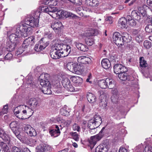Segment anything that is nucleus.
I'll return each instance as SVG.
<instances>
[{
  "label": "nucleus",
  "instance_id": "obj_1",
  "mask_svg": "<svg viewBox=\"0 0 152 152\" xmlns=\"http://www.w3.org/2000/svg\"><path fill=\"white\" fill-rule=\"evenodd\" d=\"M71 51L70 46L58 41L51 46L50 55L52 58L57 59L68 56Z\"/></svg>",
  "mask_w": 152,
  "mask_h": 152
},
{
  "label": "nucleus",
  "instance_id": "obj_2",
  "mask_svg": "<svg viewBox=\"0 0 152 152\" xmlns=\"http://www.w3.org/2000/svg\"><path fill=\"white\" fill-rule=\"evenodd\" d=\"M32 28L29 26L24 25L22 24H18L16 28L15 34H12L10 35L9 39L12 42L19 43L20 38L25 37L28 35L31 34Z\"/></svg>",
  "mask_w": 152,
  "mask_h": 152
},
{
  "label": "nucleus",
  "instance_id": "obj_3",
  "mask_svg": "<svg viewBox=\"0 0 152 152\" xmlns=\"http://www.w3.org/2000/svg\"><path fill=\"white\" fill-rule=\"evenodd\" d=\"M49 75L47 73H42L39 77L40 83L42 87V91L45 94H50L52 91L50 89L51 85L48 81Z\"/></svg>",
  "mask_w": 152,
  "mask_h": 152
},
{
  "label": "nucleus",
  "instance_id": "obj_4",
  "mask_svg": "<svg viewBox=\"0 0 152 152\" xmlns=\"http://www.w3.org/2000/svg\"><path fill=\"white\" fill-rule=\"evenodd\" d=\"M27 111L28 112H31L30 115L29 116H31L34 113L31 109L25 105H20L16 107L14 110V112L16 116L20 119H25L27 118L26 117Z\"/></svg>",
  "mask_w": 152,
  "mask_h": 152
},
{
  "label": "nucleus",
  "instance_id": "obj_5",
  "mask_svg": "<svg viewBox=\"0 0 152 152\" xmlns=\"http://www.w3.org/2000/svg\"><path fill=\"white\" fill-rule=\"evenodd\" d=\"M102 122L101 117L99 115H95L93 118L88 121V127L91 129H94L98 127Z\"/></svg>",
  "mask_w": 152,
  "mask_h": 152
},
{
  "label": "nucleus",
  "instance_id": "obj_6",
  "mask_svg": "<svg viewBox=\"0 0 152 152\" xmlns=\"http://www.w3.org/2000/svg\"><path fill=\"white\" fill-rule=\"evenodd\" d=\"M39 18L38 16L35 18L29 15L25 19V24L33 28L37 27L39 25Z\"/></svg>",
  "mask_w": 152,
  "mask_h": 152
},
{
  "label": "nucleus",
  "instance_id": "obj_7",
  "mask_svg": "<svg viewBox=\"0 0 152 152\" xmlns=\"http://www.w3.org/2000/svg\"><path fill=\"white\" fill-rule=\"evenodd\" d=\"M57 10V8L55 7H51L47 6H42L41 11L43 12L48 13L53 18H56V11Z\"/></svg>",
  "mask_w": 152,
  "mask_h": 152
},
{
  "label": "nucleus",
  "instance_id": "obj_8",
  "mask_svg": "<svg viewBox=\"0 0 152 152\" xmlns=\"http://www.w3.org/2000/svg\"><path fill=\"white\" fill-rule=\"evenodd\" d=\"M55 13H56V18L58 17V18L60 17H66L68 18L71 17L73 18H75L77 16L72 13L68 12L66 11L63 10H58L57 9V10L56 11Z\"/></svg>",
  "mask_w": 152,
  "mask_h": 152
},
{
  "label": "nucleus",
  "instance_id": "obj_9",
  "mask_svg": "<svg viewBox=\"0 0 152 152\" xmlns=\"http://www.w3.org/2000/svg\"><path fill=\"white\" fill-rule=\"evenodd\" d=\"M62 85L66 89L70 92L75 91V88L71 84L69 80L67 77H64L62 81Z\"/></svg>",
  "mask_w": 152,
  "mask_h": 152
},
{
  "label": "nucleus",
  "instance_id": "obj_10",
  "mask_svg": "<svg viewBox=\"0 0 152 152\" xmlns=\"http://www.w3.org/2000/svg\"><path fill=\"white\" fill-rule=\"evenodd\" d=\"M113 39L114 42L119 47L124 45L122 35H121L119 33L115 32L113 34Z\"/></svg>",
  "mask_w": 152,
  "mask_h": 152
},
{
  "label": "nucleus",
  "instance_id": "obj_11",
  "mask_svg": "<svg viewBox=\"0 0 152 152\" xmlns=\"http://www.w3.org/2000/svg\"><path fill=\"white\" fill-rule=\"evenodd\" d=\"M118 76L121 80L123 81L127 80L131 81L134 80V78L132 75L128 74L127 71L120 73Z\"/></svg>",
  "mask_w": 152,
  "mask_h": 152
},
{
  "label": "nucleus",
  "instance_id": "obj_12",
  "mask_svg": "<svg viewBox=\"0 0 152 152\" xmlns=\"http://www.w3.org/2000/svg\"><path fill=\"white\" fill-rule=\"evenodd\" d=\"M114 72L116 74H119L122 72L127 71V68L121 64H117L113 67Z\"/></svg>",
  "mask_w": 152,
  "mask_h": 152
},
{
  "label": "nucleus",
  "instance_id": "obj_13",
  "mask_svg": "<svg viewBox=\"0 0 152 152\" xmlns=\"http://www.w3.org/2000/svg\"><path fill=\"white\" fill-rule=\"evenodd\" d=\"M37 152H50L51 148L49 146L43 144H40L36 148Z\"/></svg>",
  "mask_w": 152,
  "mask_h": 152
},
{
  "label": "nucleus",
  "instance_id": "obj_14",
  "mask_svg": "<svg viewBox=\"0 0 152 152\" xmlns=\"http://www.w3.org/2000/svg\"><path fill=\"white\" fill-rule=\"evenodd\" d=\"M62 26V23L61 22L56 21L52 24L51 27L56 34H59L61 32Z\"/></svg>",
  "mask_w": 152,
  "mask_h": 152
},
{
  "label": "nucleus",
  "instance_id": "obj_15",
  "mask_svg": "<svg viewBox=\"0 0 152 152\" xmlns=\"http://www.w3.org/2000/svg\"><path fill=\"white\" fill-rule=\"evenodd\" d=\"M28 104L30 108L33 111L32 109H36L39 105V101L38 99L35 98H32L29 99L28 102Z\"/></svg>",
  "mask_w": 152,
  "mask_h": 152
},
{
  "label": "nucleus",
  "instance_id": "obj_16",
  "mask_svg": "<svg viewBox=\"0 0 152 152\" xmlns=\"http://www.w3.org/2000/svg\"><path fill=\"white\" fill-rule=\"evenodd\" d=\"M25 132L30 136H35L37 133L35 130L29 125H26L24 127Z\"/></svg>",
  "mask_w": 152,
  "mask_h": 152
},
{
  "label": "nucleus",
  "instance_id": "obj_17",
  "mask_svg": "<svg viewBox=\"0 0 152 152\" xmlns=\"http://www.w3.org/2000/svg\"><path fill=\"white\" fill-rule=\"evenodd\" d=\"M77 61L82 64H90L92 63V60L89 58L85 56H81L77 58Z\"/></svg>",
  "mask_w": 152,
  "mask_h": 152
},
{
  "label": "nucleus",
  "instance_id": "obj_18",
  "mask_svg": "<svg viewBox=\"0 0 152 152\" xmlns=\"http://www.w3.org/2000/svg\"><path fill=\"white\" fill-rule=\"evenodd\" d=\"M54 129L49 131V133L51 136L54 137H58L60 134L59 127L57 125H55L53 127Z\"/></svg>",
  "mask_w": 152,
  "mask_h": 152
},
{
  "label": "nucleus",
  "instance_id": "obj_19",
  "mask_svg": "<svg viewBox=\"0 0 152 152\" xmlns=\"http://www.w3.org/2000/svg\"><path fill=\"white\" fill-rule=\"evenodd\" d=\"M101 139L97 135L91 136L89 140L90 146L91 149H92L94 146L96 144L97 141H99Z\"/></svg>",
  "mask_w": 152,
  "mask_h": 152
},
{
  "label": "nucleus",
  "instance_id": "obj_20",
  "mask_svg": "<svg viewBox=\"0 0 152 152\" xmlns=\"http://www.w3.org/2000/svg\"><path fill=\"white\" fill-rule=\"evenodd\" d=\"M34 38L33 37H29L26 39L23 42V46L26 47V48L30 47L29 45H33L34 43Z\"/></svg>",
  "mask_w": 152,
  "mask_h": 152
},
{
  "label": "nucleus",
  "instance_id": "obj_21",
  "mask_svg": "<svg viewBox=\"0 0 152 152\" xmlns=\"http://www.w3.org/2000/svg\"><path fill=\"white\" fill-rule=\"evenodd\" d=\"M24 143L29 145L30 146L35 145L37 143V141L35 139L31 138H24L23 140Z\"/></svg>",
  "mask_w": 152,
  "mask_h": 152
},
{
  "label": "nucleus",
  "instance_id": "obj_22",
  "mask_svg": "<svg viewBox=\"0 0 152 152\" xmlns=\"http://www.w3.org/2000/svg\"><path fill=\"white\" fill-rule=\"evenodd\" d=\"M108 150V147L105 144L100 145L97 147L95 152H107Z\"/></svg>",
  "mask_w": 152,
  "mask_h": 152
},
{
  "label": "nucleus",
  "instance_id": "obj_23",
  "mask_svg": "<svg viewBox=\"0 0 152 152\" xmlns=\"http://www.w3.org/2000/svg\"><path fill=\"white\" fill-rule=\"evenodd\" d=\"M75 45L77 49L81 51L85 52L88 50L87 46L82 43L76 42Z\"/></svg>",
  "mask_w": 152,
  "mask_h": 152
},
{
  "label": "nucleus",
  "instance_id": "obj_24",
  "mask_svg": "<svg viewBox=\"0 0 152 152\" xmlns=\"http://www.w3.org/2000/svg\"><path fill=\"white\" fill-rule=\"evenodd\" d=\"M0 137L4 141L9 142L10 138L2 129L0 128Z\"/></svg>",
  "mask_w": 152,
  "mask_h": 152
},
{
  "label": "nucleus",
  "instance_id": "obj_25",
  "mask_svg": "<svg viewBox=\"0 0 152 152\" xmlns=\"http://www.w3.org/2000/svg\"><path fill=\"white\" fill-rule=\"evenodd\" d=\"M122 35L124 44V42L128 43L131 41L132 37L128 33L126 32L123 33Z\"/></svg>",
  "mask_w": 152,
  "mask_h": 152
},
{
  "label": "nucleus",
  "instance_id": "obj_26",
  "mask_svg": "<svg viewBox=\"0 0 152 152\" xmlns=\"http://www.w3.org/2000/svg\"><path fill=\"white\" fill-rule=\"evenodd\" d=\"M102 67L105 69L109 68L111 66V63L109 60L107 58L103 59L101 62Z\"/></svg>",
  "mask_w": 152,
  "mask_h": 152
},
{
  "label": "nucleus",
  "instance_id": "obj_27",
  "mask_svg": "<svg viewBox=\"0 0 152 152\" xmlns=\"http://www.w3.org/2000/svg\"><path fill=\"white\" fill-rule=\"evenodd\" d=\"M72 80L77 86H80L83 82L82 78L78 76L73 77Z\"/></svg>",
  "mask_w": 152,
  "mask_h": 152
},
{
  "label": "nucleus",
  "instance_id": "obj_28",
  "mask_svg": "<svg viewBox=\"0 0 152 152\" xmlns=\"http://www.w3.org/2000/svg\"><path fill=\"white\" fill-rule=\"evenodd\" d=\"M127 22L126 18L123 17L121 18L118 22V25L120 26L122 28H124L126 27Z\"/></svg>",
  "mask_w": 152,
  "mask_h": 152
},
{
  "label": "nucleus",
  "instance_id": "obj_29",
  "mask_svg": "<svg viewBox=\"0 0 152 152\" xmlns=\"http://www.w3.org/2000/svg\"><path fill=\"white\" fill-rule=\"evenodd\" d=\"M147 6L145 5L139 7L138 8V12L140 13L144 17L146 18L147 17L146 12L145 8Z\"/></svg>",
  "mask_w": 152,
  "mask_h": 152
},
{
  "label": "nucleus",
  "instance_id": "obj_30",
  "mask_svg": "<svg viewBox=\"0 0 152 152\" xmlns=\"http://www.w3.org/2000/svg\"><path fill=\"white\" fill-rule=\"evenodd\" d=\"M106 82L107 86V87L109 89L113 88L115 86L114 81L111 78H108L105 79Z\"/></svg>",
  "mask_w": 152,
  "mask_h": 152
},
{
  "label": "nucleus",
  "instance_id": "obj_31",
  "mask_svg": "<svg viewBox=\"0 0 152 152\" xmlns=\"http://www.w3.org/2000/svg\"><path fill=\"white\" fill-rule=\"evenodd\" d=\"M86 97L88 101L91 103H93L96 101L95 96L91 93H88L87 94Z\"/></svg>",
  "mask_w": 152,
  "mask_h": 152
},
{
  "label": "nucleus",
  "instance_id": "obj_32",
  "mask_svg": "<svg viewBox=\"0 0 152 152\" xmlns=\"http://www.w3.org/2000/svg\"><path fill=\"white\" fill-rule=\"evenodd\" d=\"M49 44V42L47 41V39L46 38H42L39 41V44L41 47V48L44 49Z\"/></svg>",
  "mask_w": 152,
  "mask_h": 152
},
{
  "label": "nucleus",
  "instance_id": "obj_33",
  "mask_svg": "<svg viewBox=\"0 0 152 152\" xmlns=\"http://www.w3.org/2000/svg\"><path fill=\"white\" fill-rule=\"evenodd\" d=\"M75 63V73H76L77 71H83L84 69V66L83 64L79 63Z\"/></svg>",
  "mask_w": 152,
  "mask_h": 152
},
{
  "label": "nucleus",
  "instance_id": "obj_34",
  "mask_svg": "<svg viewBox=\"0 0 152 152\" xmlns=\"http://www.w3.org/2000/svg\"><path fill=\"white\" fill-rule=\"evenodd\" d=\"M132 16L133 18L137 21H139L141 19V16L139 12L137 13L136 10L133 11L132 12Z\"/></svg>",
  "mask_w": 152,
  "mask_h": 152
},
{
  "label": "nucleus",
  "instance_id": "obj_35",
  "mask_svg": "<svg viewBox=\"0 0 152 152\" xmlns=\"http://www.w3.org/2000/svg\"><path fill=\"white\" fill-rule=\"evenodd\" d=\"M86 4L88 6L94 7L98 5V1L96 0H86Z\"/></svg>",
  "mask_w": 152,
  "mask_h": 152
},
{
  "label": "nucleus",
  "instance_id": "obj_36",
  "mask_svg": "<svg viewBox=\"0 0 152 152\" xmlns=\"http://www.w3.org/2000/svg\"><path fill=\"white\" fill-rule=\"evenodd\" d=\"M18 44L16 42V43H14L10 42L9 44H7V48L10 51H12L14 50L15 48Z\"/></svg>",
  "mask_w": 152,
  "mask_h": 152
},
{
  "label": "nucleus",
  "instance_id": "obj_37",
  "mask_svg": "<svg viewBox=\"0 0 152 152\" xmlns=\"http://www.w3.org/2000/svg\"><path fill=\"white\" fill-rule=\"evenodd\" d=\"M75 63L72 62H69L66 65L67 69L71 72L75 73Z\"/></svg>",
  "mask_w": 152,
  "mask_h": 152
},
{
  "label": "nucleus",
  "instance_id": "obj_38",
  "mask_svg": "<svg viewBox=\"0 0 152 152\" xmlns=\"http://www.w3.org/2000/svg\"><path fill=\"white\" fill-rule=\"evenodd\" d=\"M140 67L144 68L148 66V64L145 61L143 57H140Z\"/></svg>",
  "mask_w": 152,
  "mask_h": 152
},
{
  "label": "nucleus",
  "instance_id": "obj_39",
  "mask_svg": "<svg viewBox=\"0 0 152 152\" xmlns=\"http://www.w3.org/2000/svg\"><path fill=\"white\" fill-rule=\"evenodd\" d=\"M98 85L101 88L104 89L106 88L108 86L106 83L105 80L104 79L99 80L98 82Z\"/></svg>",
  "mask_w": 152,
  "mask_h": 152
},
{
  "label": "nucleus",
  "instance_id": "obj_40",
  "mask_svg": "<svg viewBox=\"0 0 152 152\" xmlns=\"http://www.w3.org/2000/svg\"><path fill=\"white\" fill-rule=\"evenodd\" d=\"M60 113L64 116L69 115V112L67 111V107L66 106H64L63 108L60 109Z\"/></svg>",
  "mask_w": 152,
  "mask_h": 152
},
{
  "label": "nucleus",
  "instance_id": "obj_41",
  "mask_svg": "<svg viewBox=\"0 0 152 152\" xmlns=\"http://www.w3.org/2000/svg\"><path fill=\"white\" fill-rule=\"evenodd\" d=\"M70 134L72 136V138L76 141L79 140V135L77 132H70Z\"/></svg>",
  "mask_w": 152,
  "mask_h": 152
},
{
  "label": "nucleus",
  "instance_id": "obj_42",
  "mask_svg": "<svg viewBox=\"0 0 152 152\" xmlns=\"http://www.w3.org/2000/svg\"><path fill=\"white\" fill-rule=\"evenodd\" d=\"M0 146H1V148L6 152L8 151L9 149V147L7 144L3 142H1L0 143Z\"/></svg>",
  "mask_w": 152,
  "mask_h": 152
},
{
  "label": "nucleus",
  "instance_id": "obj_43",
  "mask_svg": "<svg viewBox=\"0 0 152 152\" xmlns=\"http://www.w3.org/2000/svg\"><path fill=\"white\" fill-rule=\"evenodd\" d=\"M106 126L103 127L99 133L97 134L101 139L103 137L106 133Z\"/></svg>",
  "mask_w": 152,
  "mask_h": 152
},
{
  "label": "nucleus",
  "instance_id": "obj_44",
  "mask_svg": "<svg viewBox=\"0 0 152 152\" xmlns=\"http://www.w3.org/2000/svg\"><path fill=\"white\" fill-rule=\"evenodd\" d=\"M85 42L86 44L90 46L92 45L94 42V39L91 37H87L85 39Z\"/></svg>",
  "mask_w": 152,
  "mask_h": 152
},
{
  "label": "nucleus",
  "instance_id": "obj_45",
  "mask_svg": "<svg viewBox=\"0 0 152 152\" xmlns=\"http://www.w3.org/2000/svg\"><path fill=\"white\" fill-rule=\"evenodd\" d=\"M28 48H26V47H23V44H22V47H20L19 48L17 51L16 54L17 55L20 54H22L24 51L27 50Z\"/></svg>",
  "mask_w": 152,
  "mask_h": 152
},
{
  "label": "nucleus",
  "instance_id": "obj_46",
  "mask_svg": "<svg viewBox=\"0 0 152 152\" xmlns=\"http://www.w3.org/2000/svg\"><path fill=\"white\" fill-rule=\"evenodd\" d=\"M143 45L145 48L147 49H149L151 48L152 46V44L148 40H145L143 43Z\"/></svg>",
  "mask_w": 152,
  "mask_h": 152
},
{
  "label": "nucleus",
  "instance_id": "obj_47",
  "mask_svg": "<svg viewBox=\"0 0 152 152\" xmlns=\"http://www.w3.org/2000/svg\"><path fill=\"white\" fill-rule=\"evenodd\" d=\"M8 112L7 105V104L4 106L1 112H0V115L2 114L7 113Z\"/></svg>",
  "mask_w": 152,
  "mask_h": 152
},
{
  "label": "nucleus",
  "instance_id": "obj_48",
  "mask_svg": "<svg viewBox=\"0 0 152 152\" xmlns=\"http://www.w3.org/2000/svg\"><path fill=\"white\" fill-rule=\"evenodd\" d=\"M145 30L148 33H152V24L147 25L145 27Z\"/></svg>",
  "mask_w": 152,
  "mask_h": 152
},
{
  "label": "nucleus",
  "instance_id": "obj_49",
  "mask_svg": "<svg viewBox=\"0 0 152 152\" xmlns=\"http://www.w3.org/2000/svg\"><path fill=\"white\" fill-rule=\"evenodd\" d=\"M135 39L138 42L141 41L143 40L142 35V34H138L135 37Z\"/></svg>",
  "mask_w": 152,
  "mask_h": 152
},
{
  "label": "nucleus",
  "instance_id": "obj_50",
  "mask_svg": "<svg viewBox=\"0 0 152 152\" xmlns=\"http://www.w3.org/2000/svg\"><path fill=\"white\" fill-rule=\"evenodd\" d=\"M10 127L12 130H14L16 129L17 124L15 121H12L10 124Z\"/></svg>",
  "mask_w": 152,
  "mask_h": 152
},
{
  "label": "nucleus",
  "instance_id": "obj_51",
  "mask_svg": "<svg viewBox=\"0 0 152 152\" xmlns=\"http://www.w3.org/2000/svg\"><path fill=\"white\" fill-rule=\"evenodd\" d=\"M62 123L64 125V127H68L70 124L71 122L70 120H63Z\"/></svg>",
  "mask_w": 152,
  "mask_h": 152
},
{
  "label": "nucleus",
  "instance_id": "obj_52",
  "mask_svg": "<svg viewBox=\"0 0 152 152\" xmlns=\"http://www.w3.org/2000/svg\"><path fill=\"white\" fill-rule=\"evenodd\" d=\"M145 152H152V147L150 145H147L145 148Z\"/></svg>",
  "mask_w": 152,
  "mask_h": 152
},
{
  "label": "nucleus",
  "instance_id": "obj_53",
  "mask_svg": "<svg viewBox=\"0 0 152 152\" xmlns=\"http://www.w3.org/2000/svg\"><path fill=\"white\" fill-rule=\"evenodd\" d=\"M106 21L110 24H111L113 22V18L111 16H107L105 19Z\"/></svg>",
  "mask_w": 152,
  "mask_h": 152
},
{
  "label": "nucleus",
  "instance_id": "obj_54",
  "mask_svg": "<svg viewBox=\"0 0 152 152\" xmlns=\"http://www.w3.org/2000/svg\"><path fill=\"white\" fill-rule=\"evenodd\" d=\"M127 24L131 26H135L136 24V22L134 20V19H133L129 21L128 22H127Z\"/></svg>",
  "mask_w": 152,
  "mask_h": 152
},
{
  "label": "nucleus",
  "instance_id": "obj_55",
  "mask_svg": "<svg viewBox=\"0 0 152 152\" xmlns=\"http://www.w3.org/2000/svg\"><path fill=\"white\" fill-rule=\"evenodd\" d=\"M41 48L40 45L36 44L35 46L34 49L35 51L39 52L43 49V48Z\"/></svg>",
  "mask_w": 152,
  "mask_h": 152
},
{
  "label": "nucleus",
  "instance_id": "obj_56",
  "mask_svg": "<svg viewBox=\"0 0 152 152\" xmlns=\"http://www.w3.org/2000/svg\"><path fill=\"white\" fill-rule=\"evenodd\" d=\"M72 128L73 130L75 131L76 130L78 132L80 131V127L78 125L76 124H74L72 125Z\"/></svg>",
  "mask_w": 152,
  "mask_h": 152
},
{
  "label": "nucleus",
  "instance_id": "obj_57",
  "mask_svg": "<svg viewBox=\"0 0 152 152\" xmlns=\"http://www.w3.org/2000/svg\"><path fill=\"white\" fill-rule=\"evenodd\" d=\"M117 96L113 95L111 97V99L113 103H116L118 102Z\"/></svg>",
  "mask_w": 152,
  "mask_h": 152
},
{
  "label": "nucleus",
  "instance_id": "obj_58",
  "mask_svg": "<svg viewBox=\"0 0 152 152\" xmlns=\"http://www.w3.org/2000/svg\"><path fill=\"white\" fill-rule=\"evenodd\" d=\"M12 152H23L18 147L14 146L12 148Z\"/></svg>",
  "mask_w": 152,
  "mask_h": 152
},
{
  "label": "nucleus",
  "instance_id": "obj_59",
  "mask_svg": "<svg viewBox=\"0 0 152 152\" xmlns=\"http://www.w3.org/2000/svg\"><path fill=\"white\" fill-rule=\"evenodd\" d=\"M12 55L10 53H8L5 56V58L6 60H10L11 59L12 57Z\"/></svg>",
  "mask_w": 152,
  "mask_h": 152
},
{
  "label": "nucleus",
  "instance_id": "obj_60",
  "mask_svg": "<svg viewBox=\"0 0 152 152\" xmlns=\"http://www.w3.org/2000/svg\"><path fill=\"white\" fill-rule=\"evenodd\" d=\"M57 4L56 0H51L49 2V6H56Z\"/></svg>",
  "mask_w": 152,
  "mask_h": 152
},
{
  "label": "nucleus",
  "instance_id": "obj_61",
  "mask_svg": "<svg viewBox=\"0 0 152 152\" xmlns=\"http://www.w3.org/2000/svg\"><path fill=\"white\" fill-rule=\"evenodd\" d=\"M99 93L100 95L99 98L100 99H102V98H104L105 96L104 92L102 91H99Z\"/></svg>",
  "mask_w": 152,
  "mask_h": 152
},
{
  "label": "nucleus",
  "instance_id": "obj_62",
  "mask_svg": "<svg viewBox=\"0 0 152 152\" xmlns=\"http://www.w3.org/2000/svg\"><path fill=\"white\" fill-rule=\"evenodd\" d=\"M118 152H128V150L125 148H120Z\"/></svg>",
  "mask_w": 152,
  "mask_h": 152
},
{
  "label": "nucleus",
  "instance_id": "obj_63",
  "mask_svg": "<svg viewBox=\"0 0 152 152\" xmlns=\"http://www.w3.org/2000/svg\"><path fill=\"white\" fill-rule=\"evenodd\" d=\"M126 20L127 22H128L129 21L133 19L132 18V17L129 15H127L126 17Z\"/></svg>",
  "mask_w": 152,
  "mask_h": 152
},
{
  "label": "nucleus",
  "instance_id": "obj_64",
  "mask_svg": "<svg viewBox=\"0 0 152 152\" xmlns=\"http://www.w3.org/2000/svg\"><path fill=\"white\" fill-rule=\"evenodd\" d=\"M147 3L148 5L152 7V0H147Z\"/></svg>",
  "mask_w": 152,
  "mask_h": 152
}]
</instances>
